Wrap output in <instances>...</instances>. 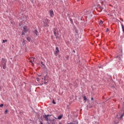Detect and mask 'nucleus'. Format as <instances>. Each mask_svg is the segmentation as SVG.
Listing matches in <instances>:
<instances>
[{
	"label": "nucleus",
	"instance_id": "nucleus-1",
	"mask_svg": "<svg viewBox=\"0 0 124 124\" xmlns=\"http://www.w3.org/2000/svg\"><path fill=\"white\" fill-rule=\"evenodd\" d=\"M6 62H7V61L6 59L2 58L1 61V64L4 70L6 69Z\"/></svg>",
	"mask_w": 124,
	"mask_h": 124
},
{
	"label": "nucleus",
	"instance_id": "nucleus-2",
	"mask_svg": "<svg viewBox=\"0 0 124 124\" xmlns=\"http://www.w3.org/2000/svg\"><path fill=\"white\" fill-rule=\"evenodd\" d=\"M50 22V20L47 18H44L43 20V23L44 27H48V24Z\"/></svg>",
	"mask_w": 124,
	"mask_h": 124
},
{
	"label": "nucleus",
	"instance_id": "nucleus-3",
	"mask_svg": "<svg viewBox=\"0 0 124 124\" xmlns=\"http://www.w3.org/2000/svg\"><path fill=\"white\" fill-rule=\"evenodd\" d=\"M119 116H120V119L122 120L123 117L124 116V112H123V113H122V111H121L120 112V113H118L117 115V117H118V119L119 118Z\"/></svg>",
	"mask_w": 124,
	"mask_h": 124
},
{
	"label": "nucleus",
	"instance_id": "nucleus-4",
	"mask_svg": "<svg viewBox=\"0 0 124 124\" xmlns=\"http://www.w3.org/2000/svg\"><path fill=\"white\" fill-rule=\"evenodd\" d=\"M51 116L50 115H44L43 117L45 119L46 121H48L49 118Z\"/></svg>",
	"mask_w": 124,
	"mask_h": 124
},
{
	"label": "nucleus",
	"instance_id": "nucleus-5",
	"mask_svg": "<svg viewBox=\"0 0 124 124\" xmlns=\"http://www.w3.org/2000/svg\"><path fill=\"white\" fill-rule=\"evenodd\" d=\"M21 30L23 31H29V29L27 26H23L21 28Z\"/></svg>",
	"mask_w": 124,
	"mask_h": 124
},
{
	"label": "nucleus",
	"instance_id": "nucleus-6",
	"mask_svg": "<svg viewBox=\"0 0 124 124\" xmlns=\"http://www.w3.org/2000/svg\"><path fill=\"white\" fill-rule=\"evenodd\" d=\"M49 14L50 16V17H51L52 18H53V17L54 16V13L52 10H50L49 12Z\"/></svg>",
	"mask_w": 124,
	"mask_h": 124
},
{
	"label": "nucleus",
	"instance_id": "nucleus-7",
	"mask_svg": "<svg viewBox=\"0 0 124 124\" xmlns=\"http://www.w3.org/2000/svg\"><path fill=\"white\" fill-rule=\"evenodd\" d=\"M29 62L33 64V62H34V60H35V58H33V57H31L29 59Z\"/></svg>",
	"mask_w": 124,
	"mask_h": 124
},
{
	"label": "nucleus",
	"instance_id": "nucleus-8",
	"mask_svg": "<svg viewBox=\"0 0 124 124\" xmlns=\"http://www.w3.org/2000/svg\"><path fill=\"white\" fill-rule=\"evenodd\" d=\"M60 51L59 50V48L58 47H56V51H55V55L56 56H57V55L58 54V53H59Z\"/></svg>",
	"mask_w": 124,
	"mask_h": 124
},
{
	"label": "nucleus",
	"instance_id": "nucleus-9",
	"mask_svg": "<svg viewBox=\"0 0 124 124\" xmlns=\"http://www.w3.org/2000/svg\"><path fill=\"white\" fill-rule=\"evenodd\" d=\"M49 122L51 124H56V120L55 119H53V120L49 119Z\"/></svg>",
	"mask_w": 124,
	"mask_h": 124
},
{
	"label": "nucleus",
	"instance_id": "nucleus-10",
	"mask_svg": "<svg viewBox=\"0 0 124 124\" xmlns=\"http://www.w3.org/2000/svg\"><path fill=\"white\" fill-rule=\"evenodd\" d=\"M114 124H118L119 123V120L118 119H116L114 121Z\"/></svg>",
	"mask_w": 124,
	"mask_h": 124
},
{
	"label": "nucleus",
	"instance_id": "nucleus-11",
	"mask_svg": "<svg viewBox=\"0 0 124 124\" xmlns=\"http://www.w3.org/2000/svg\"><path fill=\"white\" fill-rule=\"evenodd\" d=\"M27 40H28V41H29V42H30V41H31V38L30 37H27Z\"/></svg>",
	"mask_w": 124,
	"mask_h": 124
},
{
	"label": "nucleus",
	"instance_id": "nucleus-12",
	"mask_svg": "<svg viewBox=\"0 0 124 124\" xmlns=\"http://www.w3.org/2000/svg\"><path fill=\"white\" fill-rule=\"evenodd\" d=\"M67 124H78V121H76V123H73V122H71L70 123H68Z\"/></svg>",
	"mask_w": 124,
	"mask_h": 124
},
{
	"label": "nucleus",
	"instance_id": "nucleus-13",
	"mask_svg": "<svg viewBox=\"0 0 124 124\" xmlns=\"http://www.w3.org/2000/svg\"><path fill=\"white\" fill-rule=\"evenodd\" d=\"M62 115L58 116V119L61 120L62 118Z\"/></svg>",
	"mask_w": 124,
	"mask_h": 124
},
{
	"label": "nucleus",
	"instance_id": "nucleus-14",
	"mask_svg": "<svg viewBox=\"0 0 124 124\" xmlns=\"http://www.w3.org/2000/svg\"><path fill=\"white\" fill-rule=\"evenodd\" d=\"M83 99H84V100L85 101V102H86V101H87V98L85 96H83Z\"/></svg>",
	"mask_w": 124,
	"mask_h": 124
},
{
	"label": "nucleus",
	"instance_id": "nucleus-15",
	"mask_svg": "<svg viewBox=\"0 0 124 124\" xmlns=\"http://www.w3.org/2000/svg\"><path fill=\"white\" fill-rule=\"evenodd\" d=\"M5 42H7V40H3L2 43H5Z\"/></svg>",
	"mask_w": 124,
	"mask_h": 124
},
{
	"label": "nucleus",
	"instance_id": "nucleus-16",
	"mask_svg": "<svg viewBox=\"0 0 124 124\" xmlns=\"http://www.w3.org/2000/svg\"><path fill=\"white\" fill-rule=\"evenodd\" d=\"M54 34L56 36H57V33H58V31H54Z\"/></svg>",
	"mask_w": 124,
	"mask_h": 124
},
{
	"label": "nucleus",
	"instance_id": "nucleus-17",
	"mask_svg": "<svg viewBox=\"0 0 124 124\" xmlns=\"http://www.w3.org/2000/svg\"><path fill=\"white\" fill-rule=\"evenodd\" d=\"M103 23V22L102 20H100L99 24L100 25H102Z\"/></svg>",
	"mask_w": 124,
	"mask_h": 124
},
{
	"label": "nucleus",
	"instance_id": "nucleus-18",
	"mask_svg": "<svg viewBox=\"0 0 124 124\" xmlns=\"http://www.w3.org/2000/svg\"><path fill=\"white\" fill-rule=\"evenodd\" d=\"M8 112V110L6 109V110H5V114H7Z\"/></svg>",
	"mask_w": 124,
	"mask_h": 124
},
{
	"label": "nucleus",
	"instance_id": "nucleus-19",
	"mask_svg": "<svg viewBox=\"0 0 124 124\" xmlns=\"http://www.w3.org/2000/svg\"><path fill=\"white\" fill-rule=\"evenodd\" d=\"M37 32H38L37 31V32H36V31H35V32H34L33 33H34V34H36V35H37Z\"/></svg>",
	"mask_w": 124,
	"mask_h": 124
},
{
	"label": "nucleus",
	"instance_id": "nucleus-20",
	"mask_svg": "<svg viewBox=\"0 0 124 124\" xmlns=\"http://www.w3.org/2000/svg\"><path fill=\"white\" fill-rule=\"evenodd\" d=\"M52 103L54 105L56 104V102H55V101L53 100V101H52Z\"/></svg>",
	"mask_w": 124,
	"mask_h": 124
},
{
	"label": "nucleus",
	"instance_id": "nucleus-21",
	"mask_svg": "<svg viewBox=\"0 0 124 124\" xmlns=\"http://www.w3.org/2000/svg\"><path fill=\"white\" fill-rule=\"evenodd\" d=\"M122 27L123 31H124V27L123 25H122Z\"/></svg>",
	"mask_w": 124,
	"mask_h": 124
},
{
	"label": "nucleus",
	"instance_id": "nucleus-22",
	"mask_svg": "<svg viewBox=\"0 0 124 124\" xmlns=\"http://www.w3.org/2000/svg\"><path fill=\"white\" fill-rule=\"evenodd\" d=\"M2 107H3V104H2L0 105V108H1Z\"/></svg>",
	"mask_w": 124,
	"mask_h": 124
},
{
	"label": "nucleus",
	"instance_id": "nucleus-23",
	"mask_svg": "<svg viewBox=\"0 0 124 124\" xmlns=\"http://www.w3.org/2000/svg\"><path fill=\"white\" fill-rule=\"evenodd\" d=\"M109 31V29H108V28H107L106 31Z\"/></svg>",
	"mask_w": 124,
	"mask_h": 124
},
{
	"label": "nucleus",
	"instance_id": "nucleus-24",
	"mask_svg": "<svg viewBox=\"0 0 124 124\" xmlns=\"http://www.w3.org/2000/svg\"><path fill=\"white\" fill-rule=\"evenodd\" d=\"M78 34V32H76V36H77Z\"/></svg>",
	"mask_w": 124,
	"mask_h": 124
},
{
	"label": "nucleus",
	"instance_id": "nucleus-25",
	"mask_svg": "<svg viewBox=\"0 0 124 124\" xmlns=\"http://www.w3.org/2000/svg\"><path fill=\"white\" fill-rule=\"evenodd\" d=\"M21 34H22V35H24V34H25V32H22Z\"/></svg>",
	"mask_w": 124,
	"mask_h": 124
},
{
	"label": "nucleus",
	"instance_id": "nucleus-26",
	"mask_svg": "<svg viewBox=\"0 0 124 124\" xmlns=\"http://www.w3.org/2000/svg\"><path fill=\"white\" fill-rule=\"evenodd\" d=\"M46 77H45V83H46Z\"/></svg>",
	"mask_w": 124,
	"mask_h": 124
},
{
	"label": "nucleus",
	"instance_id": "nucleus-27",
	"mask_svg": "<svg viewBox=\"0 0 124 124\" xmlns=\"http://www.w3.org/2000/svg\"><path fill=\"white\" fill-rule=\"evenodd\" d=\"M39 80V78H37V81L38 82Z\"/></svg>",
	"mask_w": 124,
	"mask_h": 124
},
{
	"label": "nucleus",
	"instance_id": "nucleus-28",
	"mask_svg": "<svg viewBox=\"0 0 124 124\" xmlns=\"http://www.w3.org/2000/svg\"><path fill=\"white\" fill-rule=\"evenodd\" d=\"M77 120H76L75 121H74V122H72V123H73V124H76V121Z\"/></svg>",
	"mask_w": 124,
	"mask_h": 124
},
{
	"label": "nucleus",
	"instance_id": "nucleus-29",
	"mask_svg": "<svg viewBox=\"0 0 124 124\" xmlns=\"http://www.w3.org/2000/svg\"><path fill=\"white\" fill-rule=\"evenodd\" d=\"M100 9L101 10H103L104 8L103 7H101V8H100Z\"/></svg>",
	"mask_w": 124,
	"mask_h": 124
},
{
	"label": "nucleus",
	"instance_id": "nucleus-30",
	"mask_svg": "<svg viewBox=\"0 0 124 124\" xmlns=\"http://www.w3.org/2000/svg\"><path fill=\"white\" fill-rule=\"evenodd\" d=\"M91 100H93V97H92Z\"/></svg>",
	"mask_w": 124,
	"mask_h": 124
},
{
	"label": "nucleus",
	"instance_id": "nucleus-31",
	"mask_svg": "<svg viewBox=\"0 0 124 124\" xmlns=\"http://www.w3.org/2000/svg\"><path fill=\"white\" fill-rule=\"evenodd\" d=\"M41 64L44 66V65L43 64V62H41Z\"/></svg>",
	"mask_w": 124,
	"mask_h": 124
},
{
	"label": "nucleus",
	"instance_id": "nucleus-32",
	"mask_svg": "<svg viewBox=\"0 0 124 124\" xmlns=\"http://www.w3.org/2000/svg\"><path fill=\"white\" fill-rule=\"evenodd\" d=\"M73 52H74L75 53H76V52H75V50H74V51H73Z\"/></svg>",
	"mask_w": 124,
	"mask_h": 124
},
{
	"label": "nucleus",
	"instance_id": "nucleus-33",
	"mask_svg": "<svg viewBox=\"0 0 124 124\" xmlns=\"http://www.w3.org/2000/svg\"><path fill=\"white\" fill-rule=\"evenodd\" d=\"M70 21H71V22H72V20L71 19H70Z\"/></svg>",
	"mask_w": 124,
	"mask_h": 124
},
{
	"label": "nucleus",
	"instance_id": "nucleus-34",
	"mask_svg": "<svg viewBox=\"0 0 124 124\" xmlns=\"http://www.w3.org/2000/svg\"><path fill=\"white\" fill-rule=\"evenodd\" d=\"M59 124H62L61 122H59Z\"/></svg>",
	"mask_w": 124,
	"mask_h": 124
},
{
	"label": "nucleus",
	"instance_id": "nucleus-35",
	"mask_svg": "<svg viewBox=\"0 0 124 124\" xmlns=\"http://www.w3.org/2000/svg\"><path fill=\"white\" fill-rule=\"evenodd\" d=\"M47 124H50V123H48V122H47Z\"/></svg>",
	"mask_w": 124,
	"mask_h": 124
},
{
	"label": "nucleus",
	"instance_id": "nucleus-36",
	"mask_svg": "<svg viewBox=\"0 0 124 124\" xmlns=\"http://www.w3.org/2000/svg\"><path fill=\"white\" fill-rule=\"evenodd\" d=\"M41 124H43L42 122H41Z\"/></svg>",
	"mask_w": 124,
	"mask_h": 124
},
{
	"label": "nucleus",
	"instance_id": "nucleus-37",
	"mask_svg": "<svg viewBox=\"0 0 124 124\" xmlns=\"http://www.w3.org/2000/svg\"><path fill=\"white\" fill-rule=\"evenodd\" d=\"M37 31V30H36V31Z\"/></svg>",
	"mask_w": 124,
	"mask_h": 124
},
{
	"label": "nucleus",
	"instance_id": "nucleus-38",
	"mask_svg": "<svg viewBox=\"0 0 124 124\" xmlns=\"http://www.w3.org/2000/svg\"><path fill=\"white\" fill-rule=\"evenodd\" d=\"M78 1H79V0H78Z\"/></svg>",
	"mask_w": 124,
	"mask_h": 124
}]
</instances>
